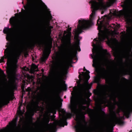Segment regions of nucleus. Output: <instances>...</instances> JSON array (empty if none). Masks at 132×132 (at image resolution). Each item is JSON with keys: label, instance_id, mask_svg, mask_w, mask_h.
<instances>
[{"label": "nucleus", "instance_id": "nucleus-14", "mask_svg": "<svg viewBox=\"0 0 132 132\" xmlns=\"http://www.w3.org/2000/svg\"><path fill=\"white\" fill-rule=\"evenodd\" d=\"M74 38L76 40V42L75 46L77 49H78L79 47V41L78 39V36L77 35H76L74 37Z\"/></svg>", "mask_w": 132, "mask_h": 132}, {"label": "nucleus", "instance_id": "nucleus-11", "mask_svg": "<svg viewBox=\"0 0 132 132\" xmlns=\"http://www.w3.org/2000/svg\"><path fill=\"white\" fill-rule=\"evenodd\" d=\"M9 98L7 96H5L3 97L1 101V103L4 105H6L9 102Z\"/></svg>", "mask_w": 132, "mask_h": 132}, {"label": "nucleus", "instance_id": "nucleus-4", "mask_svg": "<svg viewBox=\"0 0 132 132\" xmlns=\"http://www.w3.org/2000/svg\"><path fill=\"white\" fill-rule=\"evenodd\" d=\"M18 44L15 43L14 45L7 51L6 55L7 59V63L10 67L9 71L11 72L12 69L15 70L16 68V63L20 53L18 50Z\"/></svg>", "mask_w": 132, "mask_h": 132}, {"label": "nucleus", "instance_id": "nucleus-21", "mask_svg": "<svg viewBox=\"0 0 132 132\" xmlns=\"http://www.w3.org/2000/svg\"><path fill=\"white\" fill-rule=\"evenodd\" d=\"M32 66L34 68V69H36H36L37 68V66L34 64H32Z\"/></svg>", "mask_w": 132, "mask_h": 132}, {"label": "nucleus", "instance_id": "nucleus-2", "mask_svg": "<svg viewBox=\"0 0 132 132\" xmlns=\"http://www.w3.org/2000/svg\"><path fill=\"white\" fill-rule=\"evenodd\" d=\"M112 16L110 15H105L102 17L101 19L97 21L98 28L99 32L98 33V38L95 39L96 44L100 47V49L96 50L94 53V58L93 61L96 62H100L103 64H105L109 61L107 56V51L104 50L102 48L101 44L105 39H107L109 42H110V37L112 34L109 28V20L111 18Z\"/></svg>", "mask_w": 132, "mask_h": 132}, {"label": "nucleus", "instance_id": "nucleus-20", "mask_svg": "<svg viewBox=\"0 0 132 132\" xmlns=\"http://www.w3.org/2000/svg\"><path fill=\"white\" fill-rule=\"evenodd\" d=\"M109 2L108 4H107L108 5H110L112 4L116 0H108Z\"/></svg>", "mask_w": 132, "mask_h": 132}, {"label": "nucleus", "instance_id": "nucleus-3", "mask_svg": "<svg viewBox=\"0 0 132 132\" xmlns=\"http://www.w3.org/2000/svg\"><path fill=\"white\" fill-rule=\"evenodd\" d=\"M89 3L91 4L92 11V13L90 15V20H87L81 19L79 20V24L76 31V32L80 34L82 32V30L88 28L92 25V20L95 17L96 11L99 9L103 10L105 9L106 5L102 0H92Z\"/></svg>", "mask_w": 132, "mask_h": 132}, {"label": "nucleus", "instance_id": "nucleus-27", "mask_svg": "<svg viewBox=\"0 0 132 132\" xmlns=\"http://www.w3.org/2000/svg\"><path fill=\"white\" fill-rule=\"evenodd\" d=\"M83 101H85L86 100L85 99H84L83 100Z\"/></svg>", "mask_w": 132, "mask_h": 132}, {"label": "nucleus", "instance_id": "nucleus-6", "mask_svg": "<svg viewBox=\"0 0 132 132\" xmlns=\"http://www.w3.org/2000/svg\"><path fill=\"white\" fill-rule=\"evenodd\" d=\"M89 73L88 71H86L85 74H84V79L86 80L84 83L81 85L80 88L81 90L83 91H85L87 89H90L92 85L89 84L87 80L90 77Z\"/></svg>", "mask_w": 132, "mask_h": 132}, {"label": "nucleus", "instance_id": "nucleus-10", "mask_svg": "<svg viewBox=\"0 0 132 132\" xmlns=\"http://www.w3.org/2000/svg\"><path fill=\"white\" fill-rule=\"evenodd\" d=\"M13 31L12 29L7 27L5 28L3 30L4 33L7 34V37L9 38L11 37Z\"/></svg>", "mask_w": 132, "mask_h": 132}, {"label": "nucleus", "instance_id": "nucleus-17", "mask_svg": "<svg viewBox=\"0 0 132 132\" xmlns=\"http://www.w3.org/2000/svg\"><path fill=\"white\" fill-rule=\"evenodd\" d=\"M72 58L71 57H68L67 59L66 62L67 64H69L71 63L72 61Z\"/></svg>", "mask_w": 132, "mask_h": 132}, {"label": "nucleus", "instance_id": "nucleus-19", "mask_svg": "<svg viewBox=\"0 0 132 132\" xmlns=\"http://www.w3.org/2000/svg\"><path fill=\"white\" fill-rule=\"evenodd\" d=\"M110 13L112 15H115L116 14V11L114 9L110 10Z\"/></svg>", "mask_w": 132, "mask_h": 132}, {"label": "nucleus", "instance_id": "nucleus-31", "mask_svg": "<svg viewBox=\"0 0 132 132\" xmlns=\"http://www.w3.org/2000/svg\"><path fill=\"white\" fill-rule=\"evenodd\" d=\"M84 72H83V73L84 74Z\"/></svg>", "mask_w": 132, "mask_h": 132}, {"label": "nucleus", "instance_id": "nucleus-15", "mask_svg": "<svg viewBox=\"0 0 132 132\" xmlns=\"http://www.w3.org/2000/svg\"><path fill=\"white\" fill-rule=\"evenodd\" d=\"M108 74L106 72H104L102 73L100 76V78H101L106 79L108 77Z\"/></svg>", "mask_w": 132, "mask_h": 132}, {"label": "nucleus", "instance_id": "nucleus-18", "mask_svg": "<svg viewBox=\"0 0 132 132\" xmlns=\"http://www.w3.org/2000/svg\"><path fill=\"white\" fill-rule=\"evenodd\" d=\"M17 118L18 117H16L13 120L11 125H15L17 119Z\"/></svg>", "mask_w": 132, "mask_h": 132}, {"label": "nucleus", "instance_id": "nucleus-29", "mask_svg": "<svg viewBox=\"0 0 132 132\" xmlns=\"http://www.w3.org/2000/svg\"><path fill=\"white\" fill-rule=\"evenodd\" d=\"M93 130V131H94V130Z\"/></svg>", "mask_w": 132, "mask_h": 132}, {"label": "nucleus", "instance_id": "nucleus-26", "mask_svg": "<svg viewBox=\"0 0 132 132\" xmlns=\"http://www.w3.org/2000/svg\"><path fill=\"white\" fill-rule=\"evenodd\" d=\"M71 30V28H69L68 29V31H70V30Z\"/></svg>", "mask_w": 132, "mask_h": 132}, {"label": "nucleus", "instance_id": "nucleus-8", "mask_svg": "<svg viewBox=\"0 0 132 132\" xmlns=\"http://www.w3.org/2000/svg\"><path fill=\"white\" fill-rule=\"evenodd\" d=\"M56 72L59 75L61 74L63 71V66L62 62L59 61L57 62L56 65Z\"/></svg>", "mask_w": 132, "mask_h": 132}, {"label": "nucleus", "instance_id": "nucleus-23", "mask_svg": "<svg viewBox=\"0 0 132 132\" xmlns=\"http://www.w3.org/2000/svg\"><path fill=\"white\" fill-rule=\"evenodd\" d=\"M17 113L18 114V115L19 116H20V115H22V113H21V111H17Z\"/></svg>", "mask_w": 132, "mask_h": 132}, {"label": "nucleus", "instance_id": "nucleus-30", "mask_svg": "<svg viewBox=\"0 0 132 132\" xmlns=\"http://www.w3.org/2000/svg\"><path fill=\"white\" fill-rule=\"evenodd\" d=\"M103 12H102V14H103Z\"/></svg>", "mask_w": 132, "mask_h": 132}, {"label": "nucleus", "instance_id": "nucleus-7", "mask_svg": "<svg viewBox=\"0 0 132 132\" xmlns=\"http://www.w3.org/2000/svg\"><path fill=\"white\" fill-rule=\"evenodd\" d=\"M51 47L50 46L46 47L43 51V54L41 58L42 62H45L47 59L51 52Z\"/></svg>", "mask_w": 132, "mask_h": 132}, {"label": "nucleus", "instance_id": "nucleus-9", "mask_svg": "<svg viewBox=\"0 0 132 132\" xmlns=\"http://www.w3.org/2000/svg\"><path fill=\"white\" fill-rule=\"evenodd\" d=\"M129 11V9L128 7L126 8L124 10L120 13L121 16H122L126 19L128 20V13Z\"/></svg>", "mask_w": 132, "mask_h": 132}, {"label": "nucleus", "instance_id": "nucleus-13", "mask_svg": "<svg viewBox=\"0 0 132 132\" xmlns=\"http://www.w3.org/2000/svg\"><path fill=\"white\" fill-rule=\"evenodd\" d=\"M119 118L116 117H115L111 120V124L113 125L114 124H116L119 121Z\"/></svg>", "mask_w": 132, "mask_h": 132}, {"label": "nucleus", "instance_id": "nucleus-16", "mask_svg": "<svg viewBox=\"0 0 132 132\" xmlns=\"http://www.w3.org/2000/svg\"><path fill=\"white\" fill-rule=\"evenodd\" d=\"M123 111L124 115L126 116H128L129 113V111L127 109L124 108L123 109Z\"/></svg>", "mask_w": 132, "mask_h": 132}, {"label": "nucleus", "instance_id": "nucleus-5", "mask_svg": "<svg viewBox=\"0 0 132 132\" xmlns=\"http://www.w3.org/2000/svg\"><path fill=\"white\" fill-rule=\"evenodd\" d=\"M125 49L122 50L120 53V56L122 58L126 59L130 55L132 47V37L125 43Z\"/></svg>", "mask_w": 132, "mask_h": 132}, {"label": "nucleus", "instance_id": "nucleus-25", "mask_svg": "<svg viewBox=\"0 0 132 132\" xmlns=\"http://www.w3.org/2000/svg\"><path fill=\"white\" fill-rule=\"evenodd\" d=\"M107 88H105V89L104 90V91H105V92H105V93H106V91H107Z\"/></svg>", "mask_w": 132, "mask_h": 132}, {"label": "nucleus", "instance_id": "nucleus-24", "mask_svg": "<svg viewBox=\"0 0 132 132\" xmlns=\"http://www.w3.org/2000/svg\"><path fill=\"white\" fill-rule=\"evenodd\" d=\"M129 2L130 3L132 4V0H129Z\"/></svg>", "mask_w": 132, "mask_h": 132}, {"label": "nucleus", "instance_id": "nucleus-28", "mask_svg": "<svg viewBox=\"0 0 132 132\" xmlns=\"http://www.w3.org/2000/svg\"><path fill=\"white\" fill-rule=\"evenodd\" d=\"M104 102H102L103 103L105 102V100H104Z\"/></svg>", "mask_w": 132, "mask_h": 132}, {"label": "nucleus", "instance_id": "nucleus-1", "mask_svg": "<svg viewBox=\"0 0 132 132\" xmlns=\"http://www.w3.org/2000/svg\"><path fill=\"white\" fill-rule=\"evenodd\" d=\"M74 97H72L71 98V104L70 108L72 113H69L68 115H65V111L64 109H59L60 114L61 113V118L59 121H55L51 125H48L46 127L45 130V132H53L56 129L57 126L61 125L63 121H65L67 118H70L73 115H75V120L77 122L75 127L76 132H82L83 127L81 122L82 115L84 112L83 110L87 111V107L82 105L81 102L76 100Z\"/></svg>", "mask_w": 132, "mask_h": 132}, {"label": "nucleus", "instance_id": "nucleus-12", "mask_svg": "<svg viewBox=\"0 0 132 132\" xmlns=\"http://www.w3.org/2000/svg\"><path fill=\"white\" fill-rule=\"evenodd\" d=\"M63 54L65 55H68L72 53V50L69 48H65L63 50Z\"/></svg>", "mask_w": 132, "mask_h": 132}, {"label": "nucleus", "instance_id": "nucleus-22", "mask_svg": "<svg viewBox=\"0 0 132 132\" xmlns=\"http://www.w3.org/2000/svg\"><path fill=\"white\" fill-rule=\"evenodd\" d=\"M23 69L24 70L26 71H28L29 70V69L28 68L26 67H24Z\"/></svg>", "mask_w": 132, "mask_h": 132}]
</instances>
